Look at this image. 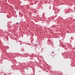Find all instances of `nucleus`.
Wrapping results in <instances>:
<instances>
[{
	"label": "nucleus",
	"instance_id": "1",
	"mask_svg": "<svg viewBox=\"0 0 75 75\" xmlns=\"http://www.w3.org/2000/svg\"><path fill=\"white\" fill-rule=\"evenodd\" d=\"M35 46H36H36H37V45L36 44V45H35Z\"/></svg>",
	"mask_w": 75,
	"mask_h": 75
},
{
	"label": "nucleus",
	"instance_id": "2",
	"mask_svg": "<svg viewBox=\"0 0 75 75\" xmlns=\"http://www.w3.org/2000/svg\"><path fill=\"white\" fill-rule=\"evenodd\" d=\"M18 24V23H17V24Z\"/></svg>",
	"mask_w": 75,
	"mask_h": 75
},
{
	"label": "nucleus",
	"instance_id": "3",
	"mask_svg": "<svg viewBox=\"0 0 75 75\" xmlns=\"http://www.w3.org/2000/svg\"><path fill=\"white\" fill-rule=\"evenodd\" d=\"M20 44V45H21V43Z\"/></svg>",
	"mask_w": 75,
	"mask_h": 75
}]
</instances>
